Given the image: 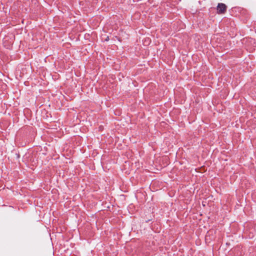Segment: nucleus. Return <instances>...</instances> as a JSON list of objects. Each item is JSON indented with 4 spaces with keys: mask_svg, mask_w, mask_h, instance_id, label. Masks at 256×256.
Masks as SVG:
<instances>
[{
    "mask_svg": "<svg viewBox=\"0 0 256 256\" xmlns=\"http://www.w3.org/2000/svg\"><path fill=\"white\" fill-rule=\"evenodd\" d=\"M226 6L222 3L218 4L217 6V10L218 13H224L226 10Z\"/></svg>",
    "mask_w": 256,
    "mask_h": 256,
    "instance_id": "f257e3e1",
    "label": "nucleus"
},
{
    "mask_svg": "<svg viewBox=\"0 0 256 256\" xmlns=\"http://www.w3.org/2000/svg\"><path fill=\"white\" fill-rule=\"evenodd\" d=\"M28 81H24V84L26 86H28Z\"/></svg>",
    "mask_w": 256,
    "mask_h": 256,
    "instance_id": "f03ea898",
    "label": "nucleus"
}]
</instances>
